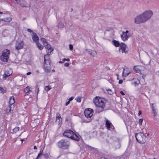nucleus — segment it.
Segmentation results:
<instances>
[{
    "label": "nucleus",
    "mask_w": 159,
    "mask_h": 159,
    "mask_svg": "<svg viewBox=\"0 0 159 159\" xmlns=\"http://www.w3.org/2000/svg\"><path fill=\"white\" fill-rule=\"evenodd\" d=\"M153 14L152 11H146L135 18L134 22L137 24L145 23L151 18Z\"/></svg>",
    "instance_id": "obj_1"
},
{
    "label": "nucleus",
    "mask_w": 159,
    "mask_h": 159,
    "mask_svg": "<svg viewBox=\"0 0 159 159\" xmlns=\"http://www.w3.org/2000/svg\"><path fill=\"white\" fill-rule=\"evenodd\" d=\"M93 101L98 108V113H100L104 110L106 103V100L104 98L99 97H96L93 99Z\"/></svg>",
    "instance_id": "obj_2"
},
{
    "label": "nucleus",
    "mask_w": 159,
    "mask_h": 159,
    "mask_svg": "<svg viewBox=\"0 0 159 159\" xmlns=\"http://www.w3.org/2000/svg\"><path fill=\"white\" fill-rule=\"evenodd\" d=\"M44 63L43 68L44 71L46 72H50L51 70V60L48 55H45L44 57Z\"/></svg>",
    "instance_id": "obj_3"
},
{
    "label": "nucleus",
    "mask_w": 159,
    "mask_h": 159,
    "mask_svg": "<svg viewBox=\"0 0 159 159\" xmlns=\"http://www.w3.org/2000/svg\"><path fill=\"white\" fill-rule=\"evenodd\" d=\"M70 145V142L65 139H61L57 143L58 147L63 149H68Z\"/></svg>",
    "instance_id": "obj_4"
},
{
    "label": "nucleus",
    "mask_w": 159,
    "mask_h": 159,
    "mask_svg": "<svg viewBox=\"0 0 159 159\" xmlns=\"http://www.w3.org/2000/svg\"><path fill=\"white\" fill-rule=\"evenodd\" d=\"M135 138L137 141L141 143H144L146 141V136L142 133H138L135 134Z\"/></svg>",
    "instance_id": "obj_5"
},
{
    "label": "nucleus",
    "mask_w": 159,
    "mask_h": 159,
    "mask_svg": "<svg viewBox=\"0 0 159 159\" xmlns=\"http://www.w3.org/2000/svg\"><path fill=\"white\" fill-rule=\"evenodd\" d=\"M10 51L8 49H5L2 52V55L0 56V59L2 61L6 62L7 61Z\"/></svg>",
    "instance_id": "obj_6"
},
{
    "label": "nucleus",
    "mask_w": 159,
    "mask_h": 159,
    "mask_svg": "<svg viewBox=\"0 0 159 159\" xmlns=\"http://www.w3.org/2000/svg\"><path fill=\"white\" fill-rule=\"evenodd\" d=\"M15 102V100L13 96L10 97L9 101V106L7 108V111L8 113H11V111L14 107V104Z\"/></svg>",
    "instance_id": "obj_7"
},
{
    "label": "nucleus",
    "mask_w": 159,
    "mask_h": 159,
    "mask_svg": "<svg viewBox=\"0 0 159 159\" xmlns=\"http://www.w3.org/2000/svg\"><path fill=\"white\" fill-rule=\"evenodd\" d=\"M84 114L85 117L89 119L88 121H85L86 122H88L91 121V117L93 115V111L90 108H88L86 109L84 112Z\"/></svg>",
    "instance_id": "obj_8"
},
{
    "label": "nucleus",
    "mask_w": 159,
    "mask_h": 159,
    "mask_svg": "<svg viewBox=\"0 0 159 159\" xmlns=\"http://www.w3.org/2000/svg\"><path fill=\"white\" fill-rule=\"evenodd\" d=\"M121 38L124 41L127 40L128 38L131 37V34L128 30H126L125 32L123 31L120 36Z\"/></svg>",
    "instance_id": "obj_9"
},
{
    "label": "nucleus",
    "mask_w": 159,
    "mask_h": 159,
    "mask_svg": "<svg viewBox=\"0 0 159 159\" xmlns=\"http://www.w3.org/2000/svg\"><path fill=\"white\" fill-rule=\"evenodd\" d=\"M44 45L45 48L48 50L47 51V53L46 55H48V56H49L51 54V52H52L53 49L51 48V45L48 44L47 43H45Z\"/></svg>",
    "instance_id": "obj_10"
},
{
    "label": "nucleus",
    "mask_w": 159,
    "mask_h": 159,
    "mask_svg": "<svg viewBox=\"0 0 159 159\" xmlns=\"http://www.w3.org/2000/svg\"><path fill=\"white\" fill-rule=\"evenodd\" d=\"M73 132L70 130H67L65 131L63 133L64 136L67 137L71 138L72 137V135L73 134Z\"/></svg>",
    "instance_id": "obj_11"
},
{
    "label": "nucleus",
    "mask_w": 159,
    "mask_h": 159,
    "mask_svg": "<svg viewBox=\"0 0 159 159\" xmlns=\"http://www.w3.org/2000/svg\"><path fill=\"white\" fill-rule=\"evenodd\" d=\"M24 43L23 41L17 42L15 45L16 49L19 50L23 48L24 46Z\"/></svg>",
    "instance_id": "obj_12"
},
{
    "label": "nucleus",
    "mask_w": 159,
    "mask_h": 159,
    "mask_svg": "<svg viewBox=\"0 0 159 159\" xmlns=\"http://www.w3.org/2000/svg\"><path fill=\"white\" fill-rule=\"evenodd\" d=\"M12 74V72L11 70H7L3 75V79L4 80L6 79L7 77L10 76Z\"/></svg>",
    "instance_id": "obj_13"
},
{
    "label": "nucleus",
    "mask_w": 159,
    "mask_h": 159,
    "mask_svg": "<svg viewBox=\"0 0 159 159\" xmlns=\"http://www.w3.org/2000/svg\"><path fill=\"white\" fill-rule=\"evenodd\" d=\"M126 45L123 43H121L120 46V49L122 51V53L125 52V54L128 53V51H125L126 48Z\"/></svg>",
    "instance_id": "obj_14"
},
{
    "label": "nucleus",
    "mask_w": 159,
    "mask_h": 159,
    "mask_svg": "<svg viewBox=\"0 0 159 159\" xmlns=\"http://www.w3.org/2000/svg\"><path fill=\"white\" fill-rule=\"evenodd\" d=\"M85 51L93 57H95L97 54L96 51H92L90 49H85Z\"/></svg>",
    "instance_id": "obj_15"
},
{
    "label": "nucleus",
    "mask_w": 159,
    "mask_h": 159,
    "mask_svg": "<svg viewBox=\"0 0 159 159\" xmlns=\"http://www.w3.org/2000/svg\"><path fill=\"white\" fill-rule=\"evenodd\" d=\"M105 120H106V127L107 130H109L111 127L112 128L113 126L112 124L107 119L105 118Z\"/></svg>",
    "instance_id": "obj_16"
},
{
    "label": "nucleus",
    "mask_w": 159,
    "mask_h": 159,
    "mask_svg": "<svg viewBox=\"0 0 159 159\" xmlns=\"http://www.w3.org/2000/svg\"><path fill=\"white\" fill-rule=\"evenodd\" d=\"M32 39L33 41L36 43L38 42L39 40V37L36 34L34 33H33Z\"/></svg>",
    "instance_id": "obj_17"
},
{
    "label": "nucleus",
    "mask_w": 159,
    "mask_h": 159,
    "mask_svg": "<svg viewBox=\"0 0 159 159\" xmlns=\"http://www.w3.org/2000/svg\"><path fill=\"white\" fill-rule=\"evenodd\" d=\"M130 73V71L125 70L124 68L122 74V76L124 77H126L129 75Z\"/></svg>",
    "instance_id": "obj_18"
},
{
    "label": "nucleus",
    "mask_w": 159,
    "mask_h": 159,
    "mask_svg": "<svg viewBox=\"0 0 159 159\" xmlns=\"http://www.w3.org/2000/svg\"><path fill=\"white\" fill-rule=\"evenodd\" d=\"M61 121V118L60 115L59 114H57L56 118V122H57L58 124H59Z\"/></svg>",
    "instance_id": "obj_19"
},
{
    "label": "nucleus",
    "mask_w": 159,
    "mask_h": 159,
    "mask_svg": "<svg viewBox=\"0 0 159 159\" xmlns=\"http://www.w3.org/2000/svg\"><path fill=\"white\" fill-rule=\"evenodd\" d=\"M70 139L77 141H79L80 139L79 137L74 132H73V134H72V137H71Z\"/></svg>",
    "instance_id": "obj_20"
},
{
    "label": "nucleus",
    "mask_w": 159,
    "mask_h": 159,
    "mask_svg": "<svg viewBox=\"0 0 159 159\" xmlns=\"http://www.w3.org/2000/svg\"><path fill=\"white\" fill-rule=\"evenodd\" d=\"M31 90L30 89L29 87L27 86L24 89V92L25 93V96L26 95H28L30 92Z\"/></svg>",
    "instance_id": "obj_21"
},
{
    "label": "nucleus",
    "mask_w": 159,
    "mask_h": 159,
    "mask_svg": "<svg viewBox=\"0 0 159 159\" xmlns=\"http://www.w3.org/2000/svg\"><path fill=\"white\" fill-rule=\"evenodd\" d=\"M1 20L2 21L7 22H9L12 20V18L11 17H9L2 18Z\"/></svg>",
    "instance_id": "obj_22"
},
{
    "label": "nucleus",
    "mask_w": 159,
    "mask_h": 159,
    "mask_svg": "<svg viewBox=\"0 0 159 159\" xmlns=\"http://www.w3.org/2000/svg\"><path fill=\"white\" fill-rule=\"evenodd\" d=\"M112 43L116 47H118L120 46L119 43L117 41L113 40L112 41Z\"/></svg>",
    "instance_id": "obj_23"
},
{
    "label": "nucleus",
    "mask_w": 159,
    "mask_h": 159,
    "mask_svg": "<svg viewBox=\"0 0 159 159\" xmlns=\"http://www.w3.org/2000/svg\"><path fill=\"white\" fill-rule=\"evenodd\" d=\"M36 43L38 48L39 50H42L43 49V47L40 43L39 42L37 43Z\"/></svg>",
    "instance_id": "obj_24"
},
{
    "label": "nucleus",
    "mask_w": 159,
    "mask_h": 159,
    "mask_svg": "<svg viewBox=\"0 0 159 159\" xmlns=\"http://www.w3.org/2000/svg\"><path fill=\"white\" fill-rule=\"evenodd\" d=\"M133 69L136 72L139 73L140 71V70L137 67V66H134V67Z\"/></svg>",
    "instance_id": "obj_25"
},
{
    "label": "nucleus",
    "mask_w": 159,
    "mask_h": 159,
    "mask_svg": "<svg viewBox=\"0 0 159 159\" xmlns=\"http://www.w3.org/2000/svg\"><path fill=\"white\" fill-rule=\"evenodd\" d=\"M51 88L50 86H47L45 87V90L47 91H48L50 90Z\"/></svg>",
    "instance_id": "obj_26"
},
{
    "label": "nucleus",
    "mask_w": 159,
    "mask_h": 159,
    "mask_svg": "<svg viewBox=\"0 0 159 159\" xmlns=\"http://www.w3.org/2000/svg\"><path fill=\"white\" fill-rule=\"evenodd\" d=\"M43 152V150L40 151V153L38 154V156L36 159H38L39 158L41 157V156L42 155V152Z\"/></svg>",
    "instance_id": "obj_27"
},
{
    "label": "nucleus",
    "mask_w": 159,
    "mask_h": 159,
    "mask_svg": "<svg viewBox=\"0 0 159 159\" xmlns=\"http://www.w3.org/2000/svg\"><path fill=\"white\" fill-rule=\"evenodd\" d=\"M140 83V81L138 79H135L134 82V84H138Z\"/></svg>",
    "instance_id": "obj_28"
},
{
    "label": "nucleus",
    "mask_w": 159,
    "mask_h": 159,
    "mask_svg": "<svg viewBox=\"0 0 159 159\" xmlns=\"http://www.w3.org/2000/svg\"><path fill=\"white\" fill-rule=\"evenodd\" d=\"M39 91V88L38 87V85H37L35 89V92L37 93V95Z\"/></svg>",
    "instance_id": "obj_29"
},
{
    "label": "nucleus",
    "mask_w": 159,
    "mask_h": 159,
    "mask_svg": "<svg viewBox=\"0 0 159 159\" xmlns=\"http://www.w3.org/2000/svg\"><path fill=\"white\" fill-rule=\"evenodd\" d=\"M19 127H15L13 129V131L14 132H16L17 131H19Z\"/></svg>",
    "instance_id": "obj_30"
},
{
    "label": "nucleus",
    "mask_w": 159,
    "mask_h": 159,
    "mask_svg": "<svg viewBox=\"0 0 159 159\" xmlns=\"http://www.w3.org/2000/svg\"><path fill=\"white\" fill-rule=\"evenodd\" d=\"M41 40L42 42L44 45L45 43H47L46 39L44 38H41Z\"/></svg>",
    "instance_id": "obj_31"
},
{
    "label": "nucleus",
    "mask_w": 159,
    "mask_h": 159,
    "mask_svg": "<svg viewBox=\"0 0 159 159\" xmlns=\"http://www.w3.org/2000/svg\"><path fill=\"white\" fill-rule=\"evenodd\" d=\"M5 92V90L2 88L0 87V93H3Z\"/></svg>",
    "instance_id": "obj_32"
},
{
    "label": "nucleus",
    "mask_w": 159,
    "mask_h": 159,
    "mask_svg": "<svg viewBox=\"0 0 159 159\" xmlns=\"http://www.w3.org/2000/svg\"><path fill=\"white\" fill-rule=\"evenodd\" d=\"M143 121V119H140L139 120V124L140 125H142Z\"/></svg>",
    "instance_id": "obj_33"
},
{
    "label": "nucleus",
    "mask_w": 159,
    "mask_h": 159,
    "mask_svg": "<svg viewBox=\"0 0 159 159\" xmlns=\"http://www.w3.org/2000/svg\"><path fill=\"white\" fill-rule=\"evenodd\" d=\"M45 158L48 159L49 158L48 155L47 153H46L43 155Z\"/></svg>",
    "instance_id": "obj_34"
},
{
    "label": "nucleus",
    "mask_w": 159,
    "mask_h": 159,
    "mask_svg": "<svg viewBox=\"0 0 159 159\" xmlns=\"http://www.w3.org/2000/svg\"><path fill=\"white\" fill-rule=\"evenodd\" d=\"M76 100L77 102H80L81 101V98L79 97L76 99Z\"/></svg>",
    "instance_id": "obj_35"
},
{
    "label": "nucleus",
    "mask_w": 159,
    "mask_h": 159,
    "mask_svg": "<svg viewBox=\"0 0 159 159\" xmlns=\"http://www.w3.org/2000/svg\"><path fill=\"white\" fill-rule=\"evenodd\" d=\"M73 45L70 44L69 45V49L70 51H71L73 49Z\"/></svg>",
    "instance_id": "obj_36"
},
{
    "label": "nucleus",
    "mask_w": 159,
    "mask_h": 159,
    "mask_svg": "<svg viewBox=\"0 0 159 159\" xmlns=\"http://www.w3.org/2000/svg\"><path fill=\"white\" fill-rule=\"evenodd\" d=\"M107 91L109 94H111L112 93V91L111 89H108Z\"/></svg>",
    "instance_id": "obj_37"
},
{
    "label": "nucleus",
    "mask_w": 159,
    "mask_h": 159,
    "mask_svg": "<svg viewBox=\"0 0 159 159\" xmlns=\"http://www.w3.org/2000/svg\"><path fill=\"white\" fill-rule=\"evenodd\" d=\"M66 58L63 59H62V61H60L59 62L60 63H63L64 62V61H66Z\"/></svg>",
    "instance_id": "obj_38"
},
{
    "label": "nucleus",
    "mask_w": 159,
    "mask_h": 159,
    "mask_svg": "<svg viewBox=\"0 0 159 159\" xmlns=\"http://www.w3.org/2000/svg\"><path fill=\"white\" fill-rule=\"evenodd\" d=\"M27 31L29 32H31L33 34V33H34L33 30H32L31 29H27Z\"/></svg>",
    "instance_id": "obj_39"
},
{
    "label": "nucleus",
    "mask_w": 159,
    "mask_h": 159,
    "mask_svg": "<svg viewBox=\"0 0 159 159\" xmlns=\"http://www.w3.org/2000/svg\"><path fill=\"white\" fill-rule=\"evenodd\" d=\"M69 64L68 63H66L64 64V66L66 67H68L69 66Z\"/></svg>",
    "instance_id": "obj_40"
},
{
    "label": "nucleus",
    "mask_w": 159,
    "mask_h": 159,
    "mask_svg": "<svg viewBox=\"0 0 159 159\" xmlns=\"http://www.w3.org/2000/svg\"><path fill=\"white\" fill-rule=\"evenodd\" d=\"M151 108H152V111H153L154 112V113H155V108H154V107H153V105H152V106L151 107Z\"/></svg>",
    "instance_id": "obj_41"
},
{
    "label": "nucleus",
    "mask_w": 159,
    "mask_h": 159,
    "mask_svg": "<svg viewBox=\"0 0 159 159\" xmlns=\"http://www.w3.org/2000/svg\"><path fill=\"white\" fill-rule=\"evenodd\" d=\"M73 98H74L73 97H71L69 99V101L70 102V101L72 100L73 99Z\"/></svg>",
    "instance_id": "obj_42"
},
{
    "label": "nucleus",
    "mask_w": 159,
    "mask_h": 159,
    "mask_svg": "<svg viewBox=\"0 0 159 159\" xmlns=\"http://www.w3.org/2000/svg\"><path fill=\"white\" fill-rule=\"evenodd\" d=\"M141 113H142L141 111H139L138 113V115L139 116H140V115L141 114Z\"/></svg>",
    "instance_id": "obj_43"
},
{
    "label": "nucleus",
    "mask_w": 159,
    "mask_h": 159,
    "mask_svg": "<svg viewBox=\"0 0 159 159\" xmlns=\"http://www.w3.org/2000/svg\"><path fill=\"white\" fill-rule=\"evenodd\" d=\"M123 81L122 80H120L119 81V84H121L122 83Z\"/></svg>",
    "instance_id": "obj_44"
},
{
    "label": "nucleus",
    "mask_w": 159,
    "mask_h": 159,
    "mask_svg": "<svg viewBox=\"0 0 159 159\" xmlns=\"http://www.w3.org/2000/svg\"><path fill=\"white\" fill-rule=\"evenodd\" d=\"M70 103V101H67L66 103V106H67Z\"/></svg>",
    "instance_id": "obj_45"
},
{
    "label": "nucleus",
    "mask_w": 159,
    "mask_h": 159,
    "mask_svg": "<svg viewBox=\"0 0 159 159\" xmlns=\"http://www.w3.org/2000/svg\"><path fill=\"white\" fill-rule=\"evenodd\" d=\"M120 93L122 95H125V93L122 91H121L120 92Z\"/></svg>",
    "instance_id": "obj_46"
},
{
    "label": "nucleus",
    "mask_w": 159,
    "mask_h": 159,
    "mask_svg": "<svg viewBox=\"0 0 159 159\" xmlns=\"http://www.w3.org/2000/svg\"><path fill=\"white\" fill-rule=\"evenodd\" d=\"M150 61H151L150 60H149V62L148 63L145 64H146L147 65H149L150 64Z\"/></svg>",
    "instance_id": "obj_47"
},
{
    "label": "nucleus",
    "mask_w": 159,
    "mask_h": 159,
    "mask_svg": "<svg viewBox=\"0 0 159 159\" xmlns=\"http://www.w3.org/2000/svg\"><path fill=\"white\" fill-rule=\"evenodd\" d=\"M31 72H28L27 73V74H27V75H30L31 74Z\"/></svg>",
    "instance_id": "obj_48"
},
{
    "label": "nucleus",
    "mask_w": 159,
    "mask_h": 159,
    "mask_svg": "<svg viewBox=\"0 0 159 159\" xmlns=\"http://www.w3.org/2000/svg\"><path fill=\"white\" fill-rule=\"evenodd\" d=\"M25 139H20V140L22 142V143L23 141H25Z\"/></svg>",
    "instance_id": "obj_49"
},
{
    "label": "nucleus",
    "mask_w": 159,
    "mask_h": 159,
    "mask_svg": "<svg viewBox=\"0 0 159 159\" xmlns=\"http://www.w3.org/2000/svg\"><path fill=\"white\" fill-rule=\"evenodd\" d=\"M157 75L159 76V70L157 72Z\"/></svg>",
    "instance_id": "obj_50"
},
{
    "label": "nucleus",
    "mask_w": 159,
    "mask_h": 159,
    "mask_svg": "<svg viewBox=\"0 0 159 159\" xmlns=\"http://www.w3.org/2000/svg\"><path fill=\"white\" fill-rule=\"evenodd\" d=\"M34 149H37V147L36 146H34Z\"/></svg>",
    "instance_id": "obj_51"
},
{
    "label": "nucleus",
    "mask_w": 159,
    "mask_h": 159,
    "mask_svg": "<svg viewBox=\"0 0 159 159\" xmlns=\"http://www.w3.org/2000/svg\"><path fill=\"white\" fill-rule=\"evenodd\" d=\"M66 61H70V59H69V58H68V59H66Z\"/></svg>",
    "instance_id": "obj_52"
},
{
    "label": "nucleus",
    "mask_w": 159,
    "mask_h": 159,
    "mask_svg": "<svg viewBox=\"0 0 159 159\" xmlns=\"http://www.w3.org/2000/svg\"><path fill=\"white\" fill-rule=\"evenodd\" d=\"M117 76H118V75H117ZM117 80H119V78L118 77H117Z\"/></svg>",
    "instance_id": "obj_53"
},
{
    "label": "nucleus",
    "mask_w": 159,
    "mask_h": 159,
    "mask_svg": "<svg viewBox=\"0 0 159 159\" xmlns=\"http://www.w3.org/2000/svg\"><path fill=\"white\" fill-rule=\"evenodd\" d=\"M52 71H53V72H54L55 71V70L54 69H53L52 70Z\"/></svg>",
    "instance_id": "obj_54"
},
{
    "label": "nucleus",
    "mask_w": 159,
    "mask_h": 159,
    "mask_svg": "<svg viewBox=\"0 0 159 159\" xmlns=\"http://www.w3.org/2000/svg\"><path fill=\"white\" fill-rule=\"evenodd\" d=\"M47 29H48V31H49V28H47Z\"/></svg>",
    "instance_id": "obj_55"
},
{
    "label": "nucleus",
    "mask_w": 159,
    "mask_h": 159,
    "mask_svg": "<svg viewBox=\"0 0 159 159\" xmlns=\"http://www.w3.org/2000/svg\"><path fill=\"white\" fill-rule=\"evenodd\" d=\"M101 159H105L104 158H101Z\"/></svg>",
    "instance_id": "obj_56"
},
{
    "label": "nucleus",
    "mask_w": 159,
    "mask_h": 159,
    "mask_svg": "<svg viewBox=\"0 0 159 159\" xmlns=\"http://www.w3.org/2000/svg\"><path fill=\"white\" fill-rule=\"evenodd\" d=\"M2 12L0 11V14H2Z\"/></svg>",
    "instance_id": "obj_57"
},
{
    "label": "nucleus",
    "mask_w": 159,
    "mask_h": 159,
    "mask_svg": "<svg viewBox=\"0 0 159 159\" xmlns=\"http://www.w3.org/2000/svg\"><path fill=\"white\" fill-rule=\"evenodd\" d=\"M60 23H59V25H58V26L59 27V25H60Z\"/></svg>",
    "instance_id": "obj_58"
},
{
    "label": "nucleus",
    "mask_w": 159,
    "mask_h": 159,
    "mask_svg": "<svg viewBox=\"0 0 159 159\" xmlns=\"http://www.w3.org/2000/svg\"><path fill=\"white\" fill-rule=\"evenodd\" d=\"M72 11L73 10V9H71Z\"/></svg>",
    "instance_id": "obj_59"
},
{
    "label": "nucleus",
    "mask_w": 159,
    "mask_h": 159,
    "mask_svg": "<svg viewBox=\"0 0 159 159\" xmlns=\"http://www.w3.org/2000/svg\"><path fill=\"white\" fill-rule=\"evenodd\" d=\"M153 159H156L155 158H154Z\"/></svg>",
    "instance_id": "obj_60"
}]
</instances>
